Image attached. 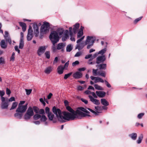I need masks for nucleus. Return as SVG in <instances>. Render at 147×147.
<instances>
[{
    "mask_svg": "<svg viewBox=\"0 0 147 147\" xmlns=\"http://www.w3.org/2000/svg\"><path fill=\"white\" fill-rule=\"evenodd\" d=\"M66 108L69 112L64 111L61 113L60 109L56 108L55 107L53 108V112L61 122H64V120L69 121L77 119H81L82 117L90 116L89 111L87 109L83 107H78L76 111L69 106H66Z\"/></svg>",
    "mask_w": 147,
    "mask_h": 147,
    "instance_id": "1",
    "label": "nucleus"
},
{
    "mask_svg": "<svg viewBox=\"0 0 147 147\" xmlns=\"http://www.w3.org/2000/svg\"><path fill=\"white\" fill-rule=\"evenodd\" d=\"M49 38L52 44L56 43L58 42L59 37L58 32L55 31H52L50 34Z\"/></svg>",
    "mask_w": 147,
    "mask_h": 147,
    "instance_id": "2",
    "label": "nucleus"
},
{
    "mask_svg": "<svg viewBox=\"0 0 147 147\" xmlns=\"http://www.w3.org/2000/svg\"><path fill=\"white\" fill-rule=\"evenodd\" d=\"M49 28V24L47 22H45L41 27L40 31L42 32H43L47 34L48 32Z\"/></svg>",
    "mask_w": 147,
    "mask_h": 147,
    "instance_id": "3",
    "label": "nucleus"
},
{
    "mask_svg": "<svg viewBox=\"0 0 147 147\" xmlns=\"http://www.w3.org/2000/svg\"><path fill=\"white\" fill-rule=\"evenodd\" d=\"M1 101L2 102L1 105V108L2 109H7L9 106L8 99L4 97H2Z\"/></svg>",
    "mask_w": 147,
    "mask_h": 147,
    "instance_id": "4",
    "label": "nucleus"
},
{
    "mask_svg": "<svg viewBox=\"0 0 147 147\" xmlns=\"http://www.w3.org/2000/svg\"><path fill=\"white\" fill-rule=\"evenodd\" d=\"M95 111H94L90 108L87 109L95 115H98V113L102 112V108L100 106L95 107Z\"/></svg>",
    "mask_w": 147,
    "mask_h": 147,
    "instance_id": "5",
    "label": "nucleus"
},
{
    "mask_svg": "<svg viewBox=\"0 0 147 147\" xmlns=\"http://www.w3.org/2000/svg\"><path fill=\"white\" fill-rule=\"evenodd\" d=\"M34 36L33 32L32 27L30 26L28 30V34L27 36V40L28 41H30L32 40Z\"/></svg>",
    "mask_w": 147,
    "mask_h": 147,
    "instance_id": "6",
    "label": "nucleus"
},
{
    "mask_svg": "<svg viewBox=\"0 0 147 147\" xmlns=\"http://www.w3.org/2000/svg\"><path fill=\"white\" fill-rule=\"evenodd\" d=\"M28 104H26L23 106H18V108L16 110V112L18 113H23L25 112L27 109Z\"/></svg>",
    "mask_w": 147,
    "mask_h": 147,
    "instance_id": "7",
    "label": "nucleus"
},
{
    "mask_svg": "<svg viewBox=\"0 0 147 147\" xmlns=\"http://www.w3.org/2000/svg\"><path fill=\"white\" fill-rule=\"evenodd\" d=\"M33 28L34 31L35 36H38L39 34V28L38 25L36 23L33 24Z\"/></svg>",
    "mask_w": 147,
    "mask_h": 147,
    "instance_id": "8",
    "label": "nucleus"
},
{
    "mask_svg": "<svg viewBox=\"0 0 147 147\" xmlns=\"http://www.w3.org/2000/svg\"><path fill=\"white\" fill-rule=\"evenodd\" d=\"M95 39V38L92 36H87L85 42V45H87L88 44L92 43V42L94 43Z\"/></svg>",
    "mask_w": 147,
    "mask_h": 147,
    "instance_id": "9",
    "label": "nucleus"
},
{
    "mask_svg": "<svg viewBox=\"0 0 147 147\" xmlns=\"http://www.w3.org/2000/svg\"><path fill=\"white\" fill-rule=\"evenodd\" d=\"M106 60V58L105 55H102L98 56L96 59V63L97 64H99L101 63L104 62Z\"/></svg>",
    "mask_w": 147,
    "mask_h": 147,
    "instance_id": "10",
    "label": "nucleus"
},
{
    "mask_svg": "<svg viewBox=\"0 0 147 147\" xmlns=\"http://www.w3.org/2000/svg\"><path fill=\"white\" fill-rule=\"evenodd\" d=\"M90 78L92 80H94V82L95 83H96L99 82L101 83L104 82V80L98 77H95L91 76L90 77Z\"/></svg>",
    "mask_w": 147,
    "mask_h": 147,
    "instance_id": "11",
    "label": "nucleus"
},
{
    "mask_svg": "<svg viewBox=\"0 0 147 147\" xmlns=\"http://www.w3.org/2000/svg\"><path fill=\"white\" fill-rule=\"evenodd\" d=\"M47 47L46 46H42L40 47L37 51V53L38 55L40 56L43 53L45 52Z\"/></svg>",
    "mask_w": 147,
    "mask_h": 147,
    "instance_id": "12",
    "label": "nucleus"
},
{
    "mask_svg": "<svg viewBox=\"0 0 147 147\" xmlns=\"http://www.w3.org/2000/svg\"><path fill=\"white\" fill-rule=\"evenodd\" d=\"M0 45L2 49H6L7 47V43L6 42L5 40H2L0 42Z\"/></svg>",
    "mask_w": 147,
    "mask_h": 147,
    "instance_id": "13",
    "label": "nucleus"
},
{
    "mask_svg": "<svg viewBox=\"0 0 147 147\" xmlns=\"http://www.w3.org/2000/svg\"><path fill=\"white\" fill-rule=\"evenodd\" d=\"M64 35L63 36L62 40L63 41H65L69 38V31L67 30H64Z\"/></svg>",
    "mask_w": 147,
    "mask_h": 147,
    "instance_id": "14",
    "label": "nucleus"
},
{
    "mask_svg": "<svg viewBox=\"0 0 147 147\" xmlns=\"http://www.w3.org/2000/svg\"><path fill=\"white\" fill-rule=\"evenodd\" d=\"M88 97L90 99V100L94 104L96 105H98L100 104V102L98 100L94 99L91 95H89Z\"/></svg>",
    "mask_w": 147,
    "mask_h": 147,
    "instance_id": "15",
    "label": "nucleus"
},
{
    "mask_svg": "<svg viewBox=\"0 0 147 147\" xmlns=\"http://www.w3.org/2000/svg\"><path fill=\"white\" fill-rule=\"evenodd\" d=\"M77 43V44L76 47L75 49H77L79 51L82 49L86 45H85V43L84 42H82L80 43Z\"/></svg>",
    "mask_w": 147,
    "mask_h": 147,
    "instance_id": "16",
    "label": "nucleus"
},
{
    "mask_svg": "<svg viewBox=\"0 0 147 147\" xmlns=\"http://www.w3.org/2000/svg\"><path fill=\"white\" fill-rule=\"evenodd\" d=\"M65 46V44L64 43H59L57 45V50H61L62 51H63Z\"/></svg>",
    "mask_w": 147,
    "mask_h": 147,
    "instance_id": "17",
    "label": "nucleus"
},
{
    "mask_svg": "<svg viewBox=\"0 0 147 147\" xmlns=\"http://www.w3.org/2000/svg\"><path fill=\"white\" fill-rule=\"evenodd\" d=\"M80 27V24L78 23H76L73 25V30L74 33L76 34L78 31Z\"/></svg>",
    "mask_w": 147,
    "mask_h": 147,
    "instance_id": "18",
    "label": "nucleus"
},
{
    "mask_svg": "<svg viewBox=\"0 0 147 147\" xmlns=\"http://www.w3.org/2000/svg\"><path fill=\"white\" fill-rule=\"evenodd\" d=\"M72 28L71 27H70L69 28V35L70 36V40L72 41H75V39L74 36H73V33L72 31Z\"/></svg>",
    "mask_w": 147,
    "mask_h": 147,
    "instance_id": "19",
    "label": "nucleus"
},
{
    "mask_svg": "<svg viewBox=\"0 0 147 147\" xmlns=\"http://www.w3.org/2000/svg\"><path fill=\"white\" fill-rule=\"evenodd\" d=\"M96 93L97 95L100 98L104 97L106 95V93L103 91H96Z\"/></svg>",
    "mask_w": 147,
    "mask_h": 147,
    "instance_id": "20",
    "label": "nucleus"
},
{
    "mask_svg": "<svg viewBox=\"0 0 147 147\" xmlns=\"http://www.w3.org/2000/svg\"><path fill=\"white\" fill-rule=\"evenodd\" d=\"M53 67L51 66H49L46 68L44 72L46 74H49L53 70Z\"/></svg>",
    "mask_w": 147,
    "mask_h": 147,
    "instance_id": "21",
    "label": "nucleus"
},
{
    "mask_svg": "<svg viewBox=\"0 0 147 147\" xmlns=\"http://www.w3.org/2000/svg\"><path fill=\"white\" fill-rule=\"evenodd\" d=\"M82 76V73L80 72L77 71L73 74V77L76 79L81 78Z\"/></svg>",
    "mask_w": 147,
    "mask_h": 147,
    "instance_id": "22",
    "label": "nucleus"
},
{
    "mask_svg": "<svg viewBox=\"0 0 147 147\" xmlns=\"http://www.w3.org/2000/svg\"><path fill=\"white\" fill-rule=\"evenodd\" d=\"M23 116V113H15L14 114V117L18 119H21Z\"/></svg>",
    "mask_w": 147,
    "mask_h": 147,
    "instance_id": "23",
    "label": "nucleus"
},
{
    "mask_svg": "<svg viewBox=\"0 0 147 147\" xmlns=\"http://www.w3.org/2000/svg\"><path fill=\"white\" fill-rule=\"evenodd\" d=\"M137 136V134L134 133H132L129 135V136L133 140H136V139Z\"/></svg>",
    "mask_w": 147,
    "mask_h": 147,
    "instance_id": "24",
    "label": "nucleus"
},
{
    "mask_svg": "<svg viewBox=\"0 0 147 147\" xmlns=\"http://www.w3.org/2000/svg\"><path fill=\"white\" fill-rule=\"evenodd\" d=\"M56 31L58 32V35L59 36H61L63 34L64 30L63 28H59L57 29Z\"/></svg>",
    "mask_w": 147,
    "mask_h": 147,
    "instance_id": "25",
    "label": "nucleus"
},
{
    "mask_svg": "<svg viewBox=\"0 0 147 147\" xmlns=\"http://www.w3.org/2000/svg\"><path fill=\"white\" fill-rule=\"evenodd\" d=\"M64 69V67L62 65H60L57 68V72L59 74H62L63 71V70Z\"/></svg>",
    "mask_w": 147,
    "mask_h": 147,
    "instance_id": "26",
    "label": "nucleus"
},
{
    "mask_svg": "<svg viewBox=\"0 0 147 147\" xmlns=\"http://www.w3.org/2000/svg\"><path fill=\"white\" fill-rule=\"evenodd\" d=\"M26 113L31 116H32L34 115L33 111L31 107H29L28 108Z\"/></svg>",
    "mask_w": 147,
    "mask_h": 147,
    "instance_id": "27",
    "label": "nucleus"
},
{
    "mask_svg": "<svg viewBox=\"0 0 147 147\" xmlns=\"http://www.w3.org/2000/svg\"><path fill=\"white\" fill-rule=\"evenodd\" d=\"M143 138V135L142 134H141L139 136L138 140H136V143L137 144H140Z\"/></svg>",
    "mask_w": 147,
    "mask_h": 147,
    "instance_id": "28",
    "label": "nucleus"
},
{
    "mask_svg": "<svg viewBox=\"0 0 147 147\" xmlns=\"http://www.w3.org/2000/svg\"><path fill=\"white\" fill-rule=\"evenodd\" d=\"M101 104L105 106H107L109 105V102L105 98L101 99Z\"/></svg>",
    "mask_w": 147,
    "mask_h": 147,
    "instance_id": "29",
    "label": "nucleus"
},
{
    "mask_svg": "<svg viewBox=\"0 0 147 147\" xmlns=\"http://www.w3.org/2000/svg\"><path fill=\"white\" fill-rule=\"evenodd\" d=\"M96 67H99L100 69H105L107 67L106 64H101L98 65Z\"/></svg>",
    "mask_w": 147,
    "mask_h": 147,
    "instance_id": "30",
    "label": "nucleus"
},
{
    "mask_svg": "<svg viewBox=\"0 0 147 147\" xmlns=\"http://www.w3.org/2000/svg\"><path fill=\"white\" fill-rule=\"evenodd\" d=\"M20 26L22 27V30L23 32H25L26 30V24L23 22H19Z\"/></svg>",
    "mask_w": 147,
    "mask_h": 147,
    "instance_id": "31",
    "label": "nucleus"
},
{
    "mask_svg": "<svg viewBox=\"0 0 147 147\" xmlns=\"http://www.w3.org/2000/svg\"><path fill=\"white\" fill-rule=\"evenodd\" d=\"M24 45V40H20L19 48L22 49L23 48Z\"/></svg>",
    "mask_w": 147,
    "mask_h": 147,
    "instance_id": "32",
    "label": "nucleus"
},
{
    "mask_svg": "<svg viewBox=\"0 0 147 147\" xmlns=\"http://www.w3.org/2000/svg\"><path fill=\"white\" fill-rule=\"evenodd\" d=\"M94 86L95 89L96 90H103V88L102 87L97 84H94Z\"/></svg>",
    "mask_w": 147,
    "mask_h": 147,
    "instance_id": "33",
    "label": "nucleus"
},
{
    "mask_svg": "<svg viewBox=\"0 0 147 147\" xmlns=\"http://www.w3.org/2000/svg\"><path fill=\"white\" fill-rule=\"evenodd\" d=\"M18 105V103L17 102H13L12 104L11 107L10 109V110L13 109H16Z\"/></svg>",
    "mask_w": 147,
    "mask_h": 147,
    "instance_id": "34",
    "label": "nucleus"
},
{
    "mask_svg": "<svg viewBox=\"0 0 147 147\" xmlns=\"http://www.w3.org/2000/svg\"><path fill=\"white\" fill-rule=\"evenodd\" d=\"M72 46L70 44L69 45L66 47V51L67 52H69L72 50Z\"/></svg>",
    "mask_w": 147,
    "mask_h": 147,
    "instance_id": "35",
    "label": "nucleus"
},
{
    "mask_svg": "<svg viewBox=\"0 0 147 147\" xmlns=\"http://www.w3.org/2000/svg\"><path fill=\"white\" fill-rule=\"evenodd\" d=\"M47 116L50 120L52 121L53 120L54 117V115L51 113H49L47 115Z\"/></svg>",
    "mask_w": 147,
    "mask_h": 147,
    "instance_id": "36",
    "label": "nucleus"
},
{
    "mask_svg": "<svg viewBox=\"0 0 147 147\" xmlns=\"http://www.w3.org/2000/svg\"><path fill=\"white\" fill-rule=\"evenodd\" d=\"M83 34V32L79 31L77 34V38H79L81 37Z\"/></svg>",
    "mask_w": 147,
    "mask_h": 147,
    "instance_id": "37",
    "label": "nucleus"
},
{
    "mask_svg": "<svg viewBox=\"0 0 147 147\" xmlns=\"http://www.w3.org/2000/svg\"><path fill=\"white\" fill-rule=\"evenodd\" d=\"M31 117L32 116L26 113L24 116V119L25 120H28L30 119Z\"/></svg>",
    "mask_w": 147,
    "mask_h": 147,
    "instance_id": "38",
    "label": "nucleus"
},
{
    "mask_svg": "<svg viewBox=\"0 0 147 147\" xmlns=\"http://www.w3.org/2000/svg\"><path fill=\"white\" fill-rule=\"evenodd\" d=\"M106 51L107 49L106 48L103 49L99 51L98 52V54L103 55L106 52Z\"/></svg>",
    "mask_w": 147,
    "mask_h": 147,
    "instance_id": "39",
    "label": "nucleus"
},
{
    "mask_svg": "<svg viewBox=\"0 0 147 147\" xmlns=\"http://www.w3.org/2000/svg\"><path fill=\"white\" fill-rule=\"evenodd\" d=\"M5 40L7 43H8L9 45H11L12 43V40L10 37H8L5 39Z\"/></svg>",
    "mask_w": 147,
    "mask_h": 147,
    "instance_id": "40",
    "label": "nucleus"
},
{
    "mask_svg": "<svg viewBox=\"0 0 147 147\" xmlns=\"http://www.w3.org/2000/svg\"><path fill=\"white\" fill-rule=\"evenodd\" d=\"M40 118V121H41L45 122L47 120V118L44 115H42V116H41Z\"/></svg>",
    "mask_w": 147,
    "mask_h": 147,
    "instance_id": "41",
    "label": "nucleus"
},
{
    "mask_svg": "<svg viewBox=\"0 0 147 147\" xmlns=\"http://www.w3.org/2000/svg\"><path fill=\"white\" fill-rule=\"evenodd\" d=\"M145 113H141L138 114L137 117L139 119H141L144 115Z\"/></svg>",
    "mask_w": 147,
    "mask_h": 147,
    "instance_id": "42",
    "label": "nucleus"
},
{
    "mask_svg": "<svg viewBox=\"0 0 147 147\" xmlns=\"http://www.w3.org/2000/svg\"><path fill=\"white\" fill-rule=\"evenodd\" d=\"M72 74V72H71L68 74H65L64 77L65 80L67 79Z\"/></svg>",
    "mask_w": 147,
    "mask_h": 147,
    "instance_id": "43",
    "label": "nucleus"
},
{
    "mask_svg": "<svg viewBox=\"0 0 147 147\" xmlns=\"http://www.w3.org/2000/svg\"><path fill=\"white\" fill-rule=\"evenodd\" d=\"M41 115H40L37 114L34 115L33 118L35 120H37L40 118Z\"/></svg>",
    "mask_w": 147,
    "mask_h": 147,
    "instance_id": "44",
    "label": "nucleus"
},
{
    "mask_svg": "<svg viewBox=\"0 0 147 147\" xmlns=\"http://www.w3.org/2000/svg\"><path fill=\"white\" fill-rule=\"evenodd\" d=\"M15 53L14 52L13 53L12 55L10 58V61H14L15 59Z\"/></svg>",
    "mask_w": 147,
    "mask_h": 147,
    "instance_id": "45",
    "label": "nucleus"
},
{
    "mask_svg": "<svg viewBox=\"0 0 147 147\" xmlns=\"http://www.w3.org/2000/svg\"><path fill=\"white\" fill-rule=\"evenodd\" d=\"M56 43L52 44L53 45L52 47V49L53 52H55L57 50V48H56L55 46V45Z\"/></svg>",
    "mask_w": 147,
    "mask_h": 147,
    "instance_id": "46",
    "label": "nucleus"
},
{
    "mask_svg": "<svg viewBox=\"0 0 147 147\" xmlns=\"http://www.w3.org/2000/svg\"><path fill=\"white\" fill-rule=\"evenodd\" d=\"M26 92V94L28 95H29L31 93L32 91V89H25Z\"/></svg>",
    "mask_w": 147,
    "mask_h": 147,
    "instance_id": "47",
    "label": "nucleus"
},
{
    "mask_svg": "<svg viewBox=\"0 0 147 147\" xmlns=\"http://www.w3.org/2000/svg\"><path fill=\"white\" fill-rule=\"evenodd\" d=\"M45 54V55L47 59H49L50 57V52L49 51L46 52Z\"/></svg>",
    "mask_w": 147,
    "mask_h": 147,
    "instance_id": "48",
    "label": "nucleus"
},
{
    "mask_svg": "<svg viewBox=\"0 0 147 147\" xmlns=\"http://www.w3.org/2000/svg\"><path fill=\"white\" fill-rule=\"evenodd\" d=\"M142 18V17H140L136 19L134 21V23L135 24L137 23L138 22H139V21L141 20Z\"/></svg>",
    "mask_w": 147,
    "mask_h": 147,
    "instance_id": "49",
    "label": "nucleus"
},
{
    "mask_svg": "<svg viewBox=\"0 0 147 147\" xmlns=\"http://www.w3.org/2000/svg\"><path fill=\"white\" fill-rule=\"evenodd\" d=\"M46 34V33L45 32H41V31H40V34L39 36V38L40 39L42 38L43 37L44 35Z\"/></svg>",
    "mask_w": 147,
    "mask_h": 147,
    "instance_id": "50",
    "label": "nucleus"
},
{
    "mask_svg": "<svg viewBox=\"0 0 147 147\" xmlns=\"http://www.w3.org/2000/svg\"><path fill=\"white\" fill-rule=\"evenodd\" d=\"M46 34V33L45 32H41V31H40V34L39 36V38L40 39L42 38L43 37L44 35Z\"/></svg>",
    "mask_w": 147,
    "mask_h": 147,
    "instance_id": "51",
    "label": "nucleus"
},
{
    "mask_svg": "<svg viewBox=\"0 0 147 147\" xmlns=\"http://www.w3.org/2000/svg\"><path fill=\"white\" fill-rule=\"evenodd\" d=\"M10 37L8 32L7 31H5V35H4V37L5 39H6V38H8V37Z\"/></svg>",
    "mask_w": 147,
    "mask_h": 147,
    "instance_id": "52",
    "label": "nucleus"
},
{
    "mask_svg": "<svg viewBox=\"0 0 147 147\" xmlns=\"http://www.w3.org/2000/svg\"><path fill=\"white\" fill-rule=\"evenodd\" d=\"M39 113L40 114L44 115L45 113V112L44 109H41L39 111Z\"/></svg>",
    "mask_w": 147,
    "mask_h": 147,
    "instance_id": "53",
    "label": "nucleus"
},
{
    "mask_svg": "<svg viewBox=\"0 0 147 147\" xmlns=\"http://www.w3.org/2000/svg\"><path fill=\"white\" fill-rule=\"evenodd\" d=\"M82 54V52L81 51H79L77 52L74 56L75 57H78Z\"/></svg>",
    "mask_w": 147,
    "mask_h": 147,
    "instance_id": "54",
    "label": "nucleus"
},
{
    "mask_svg": "<svg viewBox=\"0 0 147 147\" xmlns=\"http://www.w3.org/2000/svg\"><path fill=\"white\" fill-rule=\"evenodd\" d=\"M45 113H46L47 114V115L49 114V113H50L51 112H50V109L48 107H46L45 108Z\"/></svg>",
    "mask_w": 147,
    "mask_h": 147,
    "instance_id": "55",
    "label": "nucleus"
},
{
    "mask_svg": "<svg viewBox=\"0 0 147 147\" xmlns=\"http://www.w3.org/2000/svg\"><path fill=\"white\" fill-rule=\"evenodd\" d=\"M79 64V62L78 61H76L72 63V65L73 66H75Z\"/></svg>",
    "mask_w": 147,
    "mask_h": 147,
    "instance_id": "56",
    "label": "nucleus"
},
{
    "mask_svg": "<svg viewBox=\"0 0 147 147\" xmlns=\"http://www.w3.org/2000/svg\"><path fill=\"white\" fill-rule=\"evenodd\" d=\"M14 48L15 51H17L18 53H20V51L18 49V46H15L14 47Z\"/></svg>",
    "mask_w": 147,
    "mask_h": 147,
    "instance_id": "57",
    "label": "nucleus"
},
{
    "mask_svg": "<svg viewBox=\"0 0 147 147\" xmlns=\"http://www.w3.org/2000/svg\"><path fill=\"white\" fill-rule=\"evenodd\" d=\"M104 82L105 83V84L107 86L108 88H110L111 87V85L110 84L108 83V82L106 80H105Z\"/></svg>",
    "mask_w": 147,
    "mask_h": 147,
    "instance_id": "58",
    "label": "nucleus"
},
{
    "mask_svg": "<svg viewBox=\"0 0 147 147\" xmlns=\"http://www.w3.org/2000/svg\"><path fill=\"white\" fill-rule=\"evenodd\" d=\"M97 69H92V73L95 76H96L97 73Z\"/></svg>",
    "mask_w": 147,
    "mask_h": 147,
    "instance_id": "59",
    "label": "nucleus"
},
{
    "mask_svg": "<svg viewBox=\"0 0 147 147\" xmlns=\"http://www.w3.org/2000/svg\"><path fill=\"white\" fill-rule=\"evenodd\" d=\"M84 36L82 37L80 39L78 40L77 41V43H80V42L82 41L84 39Z\"/></svg>",
    "mask_w": 147,
    "mask_h": 147,
    "instance_id": "60",
    "label": "nucleus"
},
{
    "mask_svg": "<svg viewBox=\"0 0 147 147\" xmlns=\"http://www.w3.org/2000/svg\"><path fill=\"white\" fill-rule=\"evenodd\" d=\"M5 94V92L3 91H1L0 90V96L2 97H3V96Z\"/></svg>",
    "mask_w": 147,
    "mask_h": 147,
    "instance_id": "61",
    "label": "nucleus"
},
{
    "mask_svg": "<svg viewBox=\"0 0 147 147\" xmlns=\"http://www.w3.org/2000/svg\"><path fill=\"white\" fill-rule=\"evenodd\" d=\"M8 102H12L13 101H15V99L14 97H12L10 98L8 100Z\"/></svg>",
    "mask_w": 147,
    "mask_h": 147,
    "instance_id": "62",
    "label": "nucleus"
},
{
    "mask_svg": "<svg viewBox=\"0 0 147 147\" xmlns=\"http://www.w3.org/2000/svg\"><path fill=\"white\" fill-rule=\"evenodd\" d=\"M4 59L2 57H0V64L3 63H4Z\"/></svg>",
    "mask_w": 147,
    "mask_h": 147,
    "instance_id": "63",
    "label": "nucleus"
},
{
    "mask_svg": "<svg viewBox=\"0 0 147 147\" xmlns=\"http://www.w3.org/2000/svg\"><path fill=\"white\" fill-rule=\"evenodd\" d=\"M100 76L105 77L106 75L105 72L102 71L101 72L100 74Z\"/></svg>",
    "mask_w": 147,
    "mask_h": 147,
    "instance_id": "64",
    "label": "nucleus"
}]
</instances>
